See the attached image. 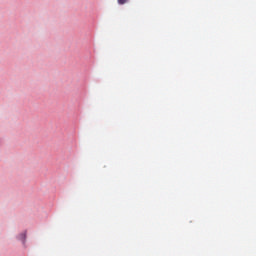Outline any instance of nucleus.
I'll return each mask as SVG.
<instances>
[{"mask_svg": "<svg viewBox=\"0 0 256 256\" xmlns=\"http://www.w3.org/2000/svg\"><path fill=\"white\" fill-rule=\"evenodd\" d=\"M128 0H118V4L119 5H125V3H127Z\"/></svg>", "mask_w": 256, "mask_h": 256, "instance_id": "f257e3e1", "label": "nucleus"}]
</instances>
